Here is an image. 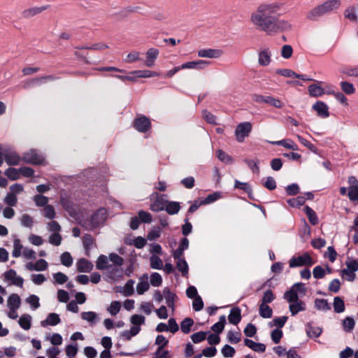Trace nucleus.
<instances>
[{
    "label": "nucleus",
    "mask_w": 358,
    "mask_h": 358,
    "mask_svg": "<svg viewBox=\"0 0 358 358\" xmlns=\"http://www.w3.org/2000/svg\"><path fill=\"white\" fill-rule=\"evenodd\" d=\"M284 3L278 1H265L257 5L250 15V22L257 29L273 35L291 31L292 24L282 18L285 14Z\"/></svg>",
    "instance_id": "nucleus-1"
},
{
    "label": "nucleus",
    "mask_w": 358,
    "mask_h": 358,
    "mask_svg": "<svg viewBox=\"0 0 358 358\" xmlns=\"http://www.w3.org/2000/svg\"><path fill=\"white\" fill-rule=\"evenodd\" d=\"M124 262V259L117 254L110 253L108 257L101 255L96 260V267L99 270L110 269L108 277L113 280H117L122 277V271L120 267Z\"/></svg>",
    "instance_id": "nucleus-2"
},
{
    "label": "nucleus",
    "mask_w": 358,
    "mask_h": 358,
    "mask_svg": "<svg viewBox=\"0 0 358 358\" xmlns=\"http://www.w3.org/2000/svg\"><path fill=\"white\" fill-rule=\"evenodd\" d=\"M252 129V125L250 122H244L238 124L235 129L234 134L238 142L242 143L245 138L249 136Z\"/></svg>",
    "instance_id": "nucleus-3"
},
{
    "label": "nucleus",
    "mask_w": 358,
    "mask_h": 358,
    "mask_svg": "<svg viewBox=\"0 0 358 358\" xmlns=\"http://www.w3.org/2000/svg\"><path fill=\"white\" fill-rule=\"evenodd\" d=\"M166 194H159L158 193H153L151 195V204L150 209L152 211L158 212L164 210L168 200L166 199Z\"/></svg>",
    "instance_id": "nucleus-4"
},
{
    "label": "nucleus",
    "mask_w": 358,
    "mask_h": 358,
    "mask_svg": "<svg viewBox=\"0 0 358 358\" xmlns=\"http://www.w3.org/2000/svg\"><path fill=\"white\" fill-rule=\"evenodd\" d=\"M22 160L26 163L41 165L45 164V158L36 150H31L24 154Z\"/></svg>",
    "instance_id": "nucleus-5"
},
{
    "label": "nucleus",
    "mask_w": 358,
    "mask_h": 358,
    "mask_svg": "<svg viewBox=\"0 0 358 358\" xmlns=\"http://www.w3.org/2000/svg\"><path fill=\"white\" fill-rule=\"evenodd\" d=\"M312 257L308 253H303L302 255L294 257L289 260V266L296 267L302 266H311L314 264Z\"/></svg>",
    "instance_id": "nucleus-6"
},
{
    "label": "nucleus",
    "mask_w": 358,
    "mask_h": 358,
    "mask_svg": "<svg viewBox=\"0 0 358 358\" xmlns=\"http://www.w3.org/2000/svg\"><path fill=\"white\" fill-rule=\"evenodd\" d=\"M258 64L260 66H268L272 62V52L269 48H262L257 54Z\"/></svg>",
    "instance_id": "nucleus-7"
},
{
    "label": "nucleus",
    "mask_w": 358,
    "mask_h": 358,
    "mask_svg": "<svg viewBox=\"0 0 358 358\" xmlns=\"http://www.w3.org/2000/svg\"><path fill=\"white\" fill-rule=\"evenodd\" d=\"M4 280L10 282V285H15L20 287H23L24 280L22 277L17 275L16 271L10 269L3 273Z\"/></svg>",
    "instance_id": "nucleus-8"
},
{
    "label": "nucleus",
    "mask_w": 358,
    "mask_h": 358,
    "mask_svg": "<svg viewBox=\"0 0 358 358\" xmlns=\"http://www.w3.org/2000/svg\"><path fill=\"white\" fill-rule=\"evenodd\" d=\"M223 52L220 49H202L198 51L199 57L217 59L222 55Z\"/></svg>",
    "instance_id": "nucleus-9"
},
{
    "label": "nucleus",
    "mask_w": 358,
    "mask_h": 358,
    "mask_svg": "<svg viewBox=\"0 0 358 358\" xmlns=\"http://www.w3.org/2000/svg\"><path fill=\"white\" fill-rule=\"evenodd\" d=\"M341 6L340 0H327L320 4L324 14H327L338 9Z\"/></svg>",
    "instance_id": "nucleus-10"
},
{
    "label": "nucleus",
    "mask_w": 358,
    "mask_h": 358,
    "mask_svg": "<svg viewBox=\"0 0 358 358\" xmlns=\"http://www.w3.org/2000/svg\"><path fill=\"white\" fill-rule=\"evenodd\" d=\"M106 211L105 209H99L91 217L92 226L96 227L103 224L106 220Z\"/></svg>",
    "instance_id": "nucleus-11"
},
{
    "label": "nucleus",
    "mask_w": 358,
    "mask_h": 358,
    "mask_svg": "<svg viewBox=\"0 0 358 358\" xmlns=\"http://www.w3.org/2000/svg\"><path fill=\"white\" fill-rule=\"evenodd\" d=\"M210 64L208 61L196 60L184 63L181 65L182 69H203Z\"/></svg>",
    "instance_id": "nucleus-12"
},
{
    "label": "nucleus",
    "mask_w": 358,
    "mask_h": 358,
    "mask_svg": "<svg viewBox=\"0 0 358 358\" xmlns=\"http://www.w3.org/2000/svg\"><path fill=\"white\" fill-rule=\"evenodd\" d=\"M134 127L138 131L145 132L150 127V120L145 116L140 117L136 120Z\"/></svg>",
    "instance_id": "nucleus-13"
},
{
    "label": "nucleus",
    "mask_w": 358,
    "mask_h": 358,
    "mask_svg": "<svg viewBox=\"0 0 358 358\" xmlns=\"http://www.w3.org/2000/svg\"><path fill=\"white\" fill-rule=\"evenodd\" d=\"M159 50L152 48L148 50L146 52V60L145 65L148 67H152L155 66V60L159 55Z\"/></svg>",
    "instance_id": "nucleus-14"
},
{
    "label": "nucleus",
    "mask_w": 358,
    "mask_h": 358,
    "mask_svg": "<svg viewBox=\"0 0 358 358\" xmlns=\"http://www.w3.org/2000/svg\"><path fill=\"white\" fill-rule=\"evenodd\" d=\"M53 80V77L51 76L31 78V79L25 80L24 82L23 87L24 89H29L34 85H39L45 81H48V80Z\"/></svg>",
    "instance_id": "nucleus-15"
},
{
    "label": "nucleus",
    "mask_w": 358,
    "mask_h": 358,
    "mask_svg": "<svg viewBox=\"0 0 358 358\" xmlns=\"http://www.w3.org/2000/svg\"><path fill=\"white\" fill-rule=\"evenodd\" d=\"M148 280V274H144L139 278V282L136 285V292L138 294H143L149 289L150 285Z\"/></svg>",
    "instance_id": "nucleus-16"
},
{
    "label": "nucleus",
    "mask_w": 358,
    "mask_h": 358,
    "mask_svg": "<svg viewBox=\"0 0 358 358\" xmlns=\"http://www.w3.org/2000/svg\"><path fill=\"white\" fill-rule=\"evenodd\" d=\"M324 15L320 5L312 8L306 13V18L311 21L317 20L320 17Z\"/></svg>",
    "instance_id": "nucleus-17"
},
{
    "label": "nucleus",
    "mask_w": 358,
    "mask_h": 358,
    "mask_svg": "<svg viewBox=\"0 0 358 358\" xmlns=\"http://www.w3.org/2000/svg\"><path fill=\"white\" fill-rule=\"evenodd\" d=\"M313 108L317 112V115L321 117H327L329 115L328 106L322 101H317L313 106Z\"/></svg>",
    "instance_id": "nucleus-18"
},
{
    "label": "nucleus",
    "mask_w": 358,
    "mask_h": 358,
    "mask_svg": "<svg viewBox=\"0 0 358 358\" xmlns=\"http://www.w3.org/2000/svg\"><path fill=\"white\" fill-rule=\"evenodd\" d=\"M229 322L234 325L238 324L241 320V309L238 307L231 309L228 316Z\"/></svg>",
    "instance_id": "nucleus-19"
},
{
    "label": "nucleus",
    "mask_w": 358,
    "mask_h": 358,
    "mask_svg": "<svg viewBox=\"0 0 358 358\" xmlns=\"http://www.w3.org/2000/svg\"><path fill=\"white\" fill-rule=\"evenodd\" d=\"M244 343L249 348L257 352H264L266 350V346L263 343H256L250 339H245Z\"/></svg>",
    "instance_id": "nucleus-20"
},
{
    "label": "nucleus",
    "mask_w": 358,
    "mask_h": 358,
    "mask_svg": "<svg viewBox=\"0 0 358 358\" xmlns=\"http://www.w3.org/2000/svg\"><path fill=\"white\" fill-rule=\"evenodd\" d=\"M79 272H90L93 268V264L85 259H80L76 263Z\"/></svg>",
    "instance_id": "nucleus-21"
},
{
    "label": "nucleus",
    "mask_w": 358,
    "mask_h": 358,
    "mask_svg": "<svg viewBox=\"0 0 358 358\" xmlns=\"http://www.w3.org/2000/svg\"><path fill=\"white\" fill-rule=\"evenodd\" d=\"M289 310L292 315H296L300 311H303L306 310V304L302 301H296L292 303H290L289 306Z\"/></svg>",
    "instance_id": "nucleus-22"
},
{
    "label": "nucleus",
    "mask_w": 358,
    "mask_h": 358,
    "mask_svg": "<svg viewBox=\"0 0 358 358\" xmlns=\"http://www.w3.org/2000/svg\"><path fill=\"white\" fill-rule=\"evenodd\" d=\"M8 308L18 309L21 305V299L17 294H12L9 296L7 301Z\"/></svg>",
    "instance_id": "nucleus-23"
},
{
    "label": "nucleus",
    "mask_w": 358,
    "mask_h": 358,
    "mask_svg": "<svg viewBox=\"0 0 358 358\" xmlns=\"http://www.w3.org/2000/svg\"><path fill=\"white\" fill-rule=\"evenodd\" d=\"M164 296L166 299L167 306L171 308L172 311H174L175 306L174 301L176 296L172 293L169 288H165L163 290Z\"/></svg>",
    "instance_id": "nucleus-24"
},
{
    "label": "nucleus",
    "mask_w": 358,
    "mask_h": 358,
    "mask_svg": "<svg viewBox=\"0 0 358 358\" xmlns=\"http://www.w3.org/2000/svg\"><path fill=\"white\" fill-rule=\"evenodd\" d=\"M45 9H46V7H45V6L29 8L25 9L22 12V16L25 18H30L36 15L41 13Z\"/></svg>",
    "instance_id": "nucleus-25"
},
{
    "label": "nucleus",
    "mask_w": 358,
    "mask_h": 358,
    "mask_svg": "<svg viewBox=\"0 0 358 358\" xmlns=\"http://www.w3.org/2000/svg\"><path fill=\"white\" fill-rule=\"evenodd\" d=\"M344 16L350 21H358L357 9L355 6H348L344 11Z\"/></svg>",
    "instance_id": "nucleus-26"
},
{
    "label": "nucleus",
    "mask_w": 358,
    "mask_h": 358,
    "mask_svg": "<svg viewBox=\"0 0 358 358\" xmlns=\"http://www.w3.org/2000/svg\"><path fill=\"white\" fill-rule=\"evenodd\" d=\"M32 317L29 314H23L18 320L19 325L24 330H29L31 327Z\"/></svg>",
    "instance_id": "nucleus-27"
},
{
    "label": "nucleus",
    "mask_w": 358,
    "mask_h": 358,
    "mask_svg": "<svg viewBox=\"0 0 358 358\" xmlns=\"http://www.w3.org/2000/svg\"><path fill=\"white\" fill-rule=\"evenodd\" d=\"M134 280H129L125 285L120 287L119 292L124 296H129L134 294Z\"/></svg>",
    "instance_id": "nucleus-28"
},
{
    "label": "nucleus",
    "mask_w": 358,
    "mask_h": 358,
    "mask_svg": "<svg viewBox=\"0 0 358 358\" xmlns=\"http://www.w3.org/2000/svg\"><path fill=\"white\" fill-rule=\"evenodd\" d=\"M60 322V318L57 313H50L48 315L47 318L41 322V325L45 327L46 325L55 326Z\"/></svg>",
    "instance_id": "nucleus-29"
},
{
    "label": "nucleus",
    "mask_w": 358,
    "mask_h": 358,
    "mask_svg": "<svg viewBox=\"0 0 358 358\" xmlns=\"http://www.w3.org/2000/svg\"><path fill=\"white\" fill-rule=\"evenodd\" d=\"M308 92L311 96L318 97L324 94V90L318 84H313L308 87Z\"/></svg>",
    "instance_id": "nucleus-30"
},
{
    "label": "nucleus",
    "mask_w": 358,
    "mask_h": 358,
    "mask_svg": "<svg viewBox=\"0 0 358 358\" xmlns=\"http://www.w3.org/2000/svg\"><path fill=\"white\" fill-rule=\"evenodd\" d=\"M138 78H148L159 76V73L149 70H136L132 71Z\"/></svg>",
    "instance_id": "nucleus-31"
},
{
    "label": "nucleus",
    "mask_w": 358,
    "mask_h": 358,
    "mask_svg": "<svg viewBox=\"0 0 358 358\" xmlns=\"http://www.w3.org/2000/svg\"><path fill=\"white\" fill-rule=\"evenodd\" d=\"M275 73L278 75L287 78H296L305 80L303 75L297 74L294 71L288 69H277Z\"/></svg>",
    "instance_id": "nucleus-32"
},
{
    "label": "nucleus",
    "mask_w": 358,
    "mask_h": 358,
    "mask_svg": "<svg viewBox=\"0 0 358 358\" xmlns=\"http://www.w3.org/2000/svg\"><path fill=\"white\" fill-rule=\"evenodd\" d=\"M80 317L82 320L91 324H94L98 320V315L93 311L83 312Z\"/></svg>",
    "instance_id": "nucleus-33"
},
{
    "label": "nucleus",
    "mask_w": 358,
    "mask_h": 358,
    "mask_svg": "<svg viewBox=\"0 0 358 358\" xmlns=\"http://www.w3.org/2000/svg\"><path fill=\"white\" fill-rule=\"evenodd\" d=\"M259 313L263 318H271L273 315V310L268 304L260 303Z\"/></svg>",
    "instance_id": "nucleus-34"
},
{
    "label": "nucleus",
    "mask_w": 358,
    "mask_h": 358,
    "mask_svg": "<svg viewBox=\"0 0 358 358\" xmlns=\"http://www.w3.org/2000/svg\"><path fill=\"white\" fill-rule=\"evenodd\" d=\"M4 159L8 165H17L20 164L21 158L15 152H10L5 155Z\"/></svg>",
    "instance_id": "nucleus-35"
},
{
    "label": "nucleus",
    "mask_w": 358,
    "mask_h": 358,
    "mask_svg": "<svg viewBox=\"0 0 358 358\" xmlns=\"http://www.w3.org/2000/svg\"><path fill=\"white\" fill-rule=\"evenodd\" d=\"M141 60V53L138 51L133 50L127 54L124 61L125 63L131 64Z\"/></svg>",
    "instance_id": "nucleus-36"
},
{
    "label": "nucleus",
    "mask_w": 358,
    "mask_h": 358,
    "mask_svg": "<svg viewBox=\"0 0 358 358\" xmlns=\"http://www.w3.org/2000/svg\"><path fill=\"white\" fill-rule=\"evenodd\" d=\"M271 143L275 144V145H280L287 149H290V150H298V146L294 143V141H292L290 139H285V140H282V141L271 142Z\"/></svg>",
    "instance_id": "nucleus-37"
},
{
    "label": "nucleus",
    "mask_w": 358,
    "mask_h": 358,
    "mask_svg": "<svg viewBox=\"0 0 358 358\" xmlns=\"http://www.w3.org/2000/svg\"><path fill=\"white\" fill-rule=\"evenodd\" d=\"M141 331L140 327H132L130 330L124 331L121 333V337L124 340H130L131 337L137 335Z\"/></svg>",
    "instance_id": "nucleus-38"
},
{
    "label": "nucleus",
    "mask_w": 358,
    "mask_h": 358,
    "mask_svg": "<svg viewBox=\"0 0 358 358\" xmlns=\"http://www.w3.org/2000/svg\"><path fill=\"white\" fill-rule=\"evenodd\" d=\"M180 206L179 203L176 201H168L165 210L170 215H175L180 210Z\"/></svg>",
    "instance_id": "nucleus-39"
},
{
    "label": "nucleus",
    "mask_w": 358,
    "mask_h": 358,
    "mask_svg": "<svg viewBox=\"0 0 358 358\" xmlns=\"http://www.w3.org/2000/svg\"><path fill=\"white\" fill-rule=\"evenodd\" d=\"M341 90L346 94H353L355 92V88L352 83L348 81H342L340 83Z\"/></svg>",
    "instance_id": "nucleus-40"
},
{
    "label": "nucleus",
    "mask_w": 358,
    "mask_h": 358,
    "mask_svg": "<svg viewBox=\"0 0 358 358\" xmlns=\"http://www.w3.org/2000/svg\"><path fill=\"white\" fill-rule=\"evenodd\" d=\"M150 267L153 269H162L163 268L162 260L155 255H152L150 257Z\"/></svg>",
    "instance_id": "nucleus-41"
},
{
    "label": "nucleus",
    "mask_w": 358,
    "mask_h": 358,
    "mask_svg": "<svg viewBox=\"0 0 358 358\" xmlns=\"http://www.w3.org/2000/svg\"><path fill=\"white\" fill-rule=\"evenodd\" d=\"M121 309V303L118 301H113L107 308V311L112 316L116 315Z\"/></svg>",
    "instance_id": "nucleus-42"
},
{
    "label": "nucleus",
    "mask_w": 358,
    "mask_h": 358,
    "mask_svg": "<svg viewBox=\"0 0 358 358\" xmlns=\"http://www.w3.org/2000/svg\"><path fill=\"white\" fill-rule=\"evenodd\" d=\"M193 320L189 317H186L182 321L180 324L181 331L184 334H189L190 332L191 327L193 326Z\"/></svg>",
    "instance_id": "nucleus-43"
},
{
    "label": "nucleus",
    "mask_w": 358,
    "mask_h": 358,
    "mask_svg": "<svg viewBox=\"0 0 358 358\" xmlns=\"http://www.w3.org/2000/svg\"><path fill=\"white\" fill-rule=\"evenodd\" d=\"M299 296L296 291L291 287L288 291H287L284 294V298L289 302L292 303L296 301H299Z\"/></svg>",
    "instance_id": "nucleus-44"
},
{
    "label": "nucleus",
    "mask_w": 358,
    "mask_h": 358,
    "mask_svg": "<svg viewBox=\"0 0 358 358\" xmlns=\"http://www.w3.org/2000/svg\"><path fill=\"white\" fill-rule=\"evenodd\" d=\"M334 309L338 313H343L345 310L344 301L339 296H336L334 299Z\"/></svg>",
    "instance_id": "nucleus-45"
},
{
    "label": "nucleus",
    "mask_w": 358,
    "mask_h": 358,
    "mask_svg": "<svg viewBox=\"0 0 358 358\" xmlns=\"http://www.w3.org/2000/svg\"><path fill=\"white\" fill-rule=\"evenodd\" d=\"M4 174L10 180H15L20 177V169L9 168L5 171Z\"/></svg>",
    "instance_id": "nucleus-46"
},
{
    "label": "nucleus",
    "mask_w": 358,
    "mask_h": 358,
    "mask_svg": "<svg viewBox=\"0 0 358 358\" xmlns=\"http://www.w3.org/2000/svg\"><path fill=\"white\" fill-rule=\"evenodd\" d=\"M304 210L310 222L313 225L317 224L318 222V219L315 211L308 206H306Z\"/></svg>",
    "instance_id": "nucleus-47"
},
{
    "label": "nucleus",
    "mask_w": 358,
    "mask_h": 358,
    "mask_svg": "<svg viewBox=\"0 0 358 358\" xmlns=\"http://www.w3.org/2000/svg\"><path fill=\"white\" fill-rule=\"evenodd\" d=\"M24 249L22 245L20 243L19 239L14 240L13 242V250L12 252V255L14 257H19L22 254V250Z\"/></svg>",
    "instance_id": "nucleus-48"
},
{
    "label": "nucleus",
    "mask_w": 358,
    "mask_h": 358,
    "mask_svg": "<svg viewBox=\"0 0 358 358\" xmlns=\"http://www.w3.org/2000/svg\"><path fill=\"white\" fill-rule=\"evenodd\" d=\"M25 301L29 303L34 310L40 307L39 298L36 295H30L25 299Z\"/></svg>",
    "instance_id": "nucleus-49"
},
{
    "label": "nucleus",
    "mask_w": 358,
    "mask_h": 358,
    "mask_svg": "<svg viewBox=\"0 0 358 358\" xmlns=\"http://www.w3.org/2000/svg\"><path fill=\"white\" fill-rule=\"evenodd\" d=\"M62 236L59 232L52 233L48 238V242L55 246H59L62 243Z\"/></svg>",
    "instance_id": "nucleus-50"
},
{
    "label": "nucleus",
    "mask_w": 358,
    "mask_h": 358,
    "mask_svg": "<svg viewBox=\"0 0 358 358\" xmlns=\"http://www.w3.org/2000/svg\"><path fill=\"white\" fill-rule=\"evenodd\" d=\"M216 155L218 159L223 163L229 164L233 162V159L231 158V157L221 150H218L216 152Z\"/></svg>",
    "instance_id": "nucleus-51"
},
{
    "label": "nucleus",
    "mask_w": 358,
    "mask_h": 358,
    "mask_svg": "<svg viewBox=\"0 0 358 358\" xmlns=\"http://www.w3.org/2000/svg\"><path fill=\"white\" fill-rule=\"evenodd\" d=\"M203 118L209 124H217V117L207 110L202 111Z\"/></svg>",
    "instance_id": "nucleus-52"
},
{
    "label": "nucleus",
    "mask_w": 358,
    "mask_h": 358,
    "mask_svg": "<svg viewBox=\"0 0 358 358\" xmlns=\"http://www.w3.org/2000/svg\"><path fill=\"white\" fill-rule=\"evenodd\" d=\"M176 267L179 271L182 273V275H187L189 271L187 263L185 259H179L177 262Z\"/></svg>",
    "instance_id": "nucleus-53"
},
{
    "label": "nucleus",
    "mask_w": 358,
    "mask_h": 358,
    "mask_svg": "<svg viewBox=\"0 0 358 358\" xmlns=\"http://www.w3.org/2000/svg\"><path fill=\"white\" fill-rule=\"evenodd\" d=\"M225 322V317L224 315L221 316L219 322L213 325L212 330L217 334L221 333L224 329Z\"/></svg>",
    "instance_id": "nucleus-54"
},
{
    "label": "nucleus",
    "mask_w": 358,
    "mask_h": 358,
    "mask_svg": "<svg viewBox=\"0 0 358 358\" xmlns=\"http://www.w3.org/2000/svg\"><path fill=\"white\" fill-rule=\"evenodd\" d=\"M169 341L163 335H158L155 340V344L159 345L157 350V353L161 352V350L167 345Z\"/></svg>",
    "instance_id": "nucleus-55"
},
{
    "label": "nucleus",
    "mask_w": 358,
    "mask_h": 358,
    "mask_svg": "<svg viewBox=\"0 0 358 358\" xmlns=\"http://www.w3.org/2000/svg\"><path fill=\"white\" fill-rule=\"evenodd\" d=\"M145 318L141 315H134L130 318L131 323L134 327H139L145 323Z\"/></svg>",
    "instance_id": "nucleus-56"
},
{
    "label": "nucleus",
    "mask_w": 358,
    "mask_h": 358,
    "mask_svg": "<svg viewBox=\"0 0 358 358\" xmlns=\"http://www.w3.org/2000/svg\"><path fill=\"white\" fill-rule=\"evenodd\" d=\"M307 334L309 337L317 338L322 333V329L318 327L309 325L307 328Z\"/></svg>",
    "instance_id": "nucleus-57"
},
{
    "label": "nucleus",
    "mask_w": 358,
    "mask_h": 358,
    "mask_svg": "<svg viewBox=\"0 0 358 358\" xmlns=\"http://www.w3.org/2000/svg\"><path fill=\"white\" fill-rule=\"evenodd\" d=\"M162 230L159 227H153L150 231L148 232L147 238L149 241L155 240L160 236Z\"/></svg>",
    "instance_id": "nucleus-58"
},
{
    "label": "nucleus",
    "mask_w": 358,
    "mask_h": 358,
    "mask_svg": "<svg viewBox=\"0 0 358 358\" xmlns=\"http://www.w3.org/2000/svg\"><path fill=\"white\" fill-rule=\"evenodd\" d=\"M281 56L284 59H289L293 54V49L290 45H284L281 48Z\"/></svg>",
    "instance_id": "nucleus-59"
},
{
    "label": "nucleus",
    "mask_w": 358,
    "mask_h": 358,
    "mask_svg": "<svg viewBox=\"0 0 358 358\" xmlns=\"http://www.w3.org/2000/svg\"><path fill=\"white\" fill-rule=\"evenodd\" d=\"M162 283V278L158 273H153L150 275V284L153 287H159Z\"/></svg>",
    "instance_id": "nucleus-60"
},
{
    "label": "nucleus",
    "mask_w": 358,
    "mask_h": 358,
    "mask_svg": "<svg viewBox=\"0 0 358 358\" xmlns=\"http://www.w3.org/2000/svg\"><path fill=\"white\" fill-rule=\"evenodd\" d=\"M4 203L8 206H15L17 202V198L14 194L8 193L3 199Z\"/></svg>",
    "instance_id": "nucleus-61"
},
{
    "label": "nucleus",
    "mask_w": 358,
    "mask_h": 358,
    "mask_svg": "<svg viewBox=\"0 0 358 358\" xmlns=\"http://www.w3.org/2000/svg\"><path fill=\"white\" fill-rule=\"evenodd\" d=\"M274 299H275V296H274L273 292L271 290L268 289V290H266L264 293V295L261 300L260 303L267 304V303H271Z\"/></svg>",
    "instance_id": "nucleus-62"
},
{
    "label": "nucleus",
    "mask_w": 358,
    "mask_h": 358,
    "mask_svg": "<svg viewBox=\"0 0 358 358\" xmlns=\"http://www.w3.org/2000/svg\"><path fill=\"white\" fill-rule=\"evenodd\" d=\"M61 262L66 266H70L73 263V259L71 254L68 252H65L62 254L60 257Z\"/></svg>",
    "instance_id": "nucleus-63"
},
{
    "label": "nucleus",
    "mask_w": 358,
    "mask_h": 358,
    "mask_svg": "<svg viewBox=\"0 0 358 358\" xmlns=\"http://www.w3.org/2000/svg\"><path fill=\"white\" fill-rule=\"evenodd\" d=\"M227 338L231 343H238L241 341V333L230 331L228 332Z\"/></svg>",
    "instance_id": "nucleus-64"
}]
</instances>
